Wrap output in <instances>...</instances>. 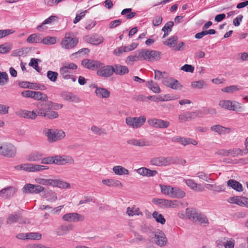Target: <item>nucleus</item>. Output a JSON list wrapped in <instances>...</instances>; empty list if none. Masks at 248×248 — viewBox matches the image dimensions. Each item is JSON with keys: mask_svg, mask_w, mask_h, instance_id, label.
<instances>
[{"mask_svg": "<svg viewBox=\"0 0 248 248\" xmlns=\"http://www.w3.org/2000/svg\"><path fill=\"white\" fill-rule=\"evenodd\" d=\"M92 87L95 88V93L97 96L104 98H107L110 96V92L107 89L98 87L95 84L92 85Z\"/></svg>", "mask_w": 248, "mask_h": 248, "instance_id": "nucleus-20", "label": "nucleus"}, {"mask_svg": "<svg viewBox=\"0 0 248 248\" xmlns=\"http://www.w3.org/2000/svg\"><path fill=\"white\" fill-rule=\"evenodd\" d=\"M246 155V150H242L238 148H234L229 149V156L236 157Z\"/></svg>", "mask_w": 248, "mask_h": 248, "instance_id": "nucleus-33", "label": "nucleus"}, {"mask_svg": "<svg viewBox=\"0 0 248 248\" xmlns=\"http://www.w3.org/2000/svg\"><path fill=\"white\" fill-rule=\"evenodd\" d=\"M126 213L129 216H133L134 215H142V213L140 211L139 208L135 207H133L131 208L128 207L127 208Z\"/></svg>", "mask_w": 248, "mask_h": 248, "instance_id": "nucleus-48", "label": "nucleus"}, {"mask_svg": "<svg viewBox=\"0 0 248 248\" xmlns=\"http://www.w3.org/2000/svg\"><path fill=\"white\" fill-rule=\"evenodd\" d=\"M43 154L39 152H34L29 154L27 157V159L29 161L37 162L41 161Z\"/></svg>", "mask_w": 248, "mask_h": 248, "instance_id": "nucleus-32", "label": "nucleus"}, {"mask_svg": "<svg viewBox=\"0 0 248 248\" xmlns=\"http://www.w3.org/2000/svg\"><path fill=\"white\" fill-rule=\"evenodd\" d=\"M152 215L157 222L161 224L165 223L166 219L161 214H159L157 211H154Z\"/></svg>", "mask_w": 248, "mask_h": 248, "instance_id": "nucleus-52", "label": "nucleus"}, {"mask_svg": "<svg viewBox=\"0 0 248 248\" xmlns=\"http://www.w3.org/2000/svg\"><path fill=\"white\" fill-rule=\"evenodd\" d=\"M58 73L56 72L48 71L47 72V77L52 82H55L57 80Z\"/></svg>", "mask_w": 248, "mask_h": 248, "instance_id": "nucleus-61", "label": "nucleus"}, {"mask_svg": "<svg viewBox=\"0 0 248 248\" xmlns=\"http://www.w3.org/2000/svg\"><path fill=\"white\" fill-rule=\"evenodd\" d=\"M146 118L145 116L140 117H127L125 119V123L128 126L133 128L140 127L145 122Z\"/></svg>", "mask_w": 248, "mask_h": 248, "instance_id": "nucleus-4", "label": "nucleus"}, {"mask_svg": "<svg viewBox=\"0 0 248 248\" xmlns=\"http://www.w3.org/2000/svg\"><path fill=\"white\" fill-rule=\"evenodd\" d=\"M102 183L109 187L122 188L123 186L122 183L119 180L114 179H103Z\"/></svg>", "mask_w": 248, "mask_h": 248, "instance_id": "nucleus-25", "label": "nucleus"}, {"mask_svg": "<svg viewBox=\"0 0 248 248\" xmlns=\"http://www.w3.org/2000/svg\"><path fill=\"white\" fill-rule=\"evenodd\" d=\"M114 73L116 75L123 76L129 72V69L126 66L121 64H114L112 65Z\"/></svg>", "mask_w": 248, "mask_h": 248, "instance_id": "nucleus-28", "label": "nucleus"}, {"mask_svg": "<svg viewBox=\"0 0 248 248\" xmlns=\"http://www.w3.org/2000/svg\"><path fill=\"white\" fill-rule=\"evenodd\" d=\"M185 195L186 193L184 191L177 187H174L171 198H182L185 196Z\"/></svg>", "mask_w": 248, "mask_h": 248, "instance_id": "nucleus-46", "label": "nucleus"}, {"mask_svg": "<svg viewBox=\"0 0 248 248\" xmlns=\"http://www.w3.org/2000/svg\"><path fill=\"white\" fill-rule=\"evenodd\" d=\"M185 182L186 185L192 190L201 192L205 190L203 186L201 184H198L192 179H186Z\"/></svg>", "mask_w": 248, "mask_h": 248, "instance_id": "nucleus-24", "label": "nucleus"}, {"mask_svg": "<svg viewBox=\"0 0 248 248\" xmlns=\"http://www.w3.org/2000/svg\"><path fill=\"white\" fill-rule=\"evenodd\" d=\"M51 186H58L60 188H69L70 187L69 183L59 180H52Z\"/></svg>", "mask_w": 248, "mask_h": 248, "instance_id": "nucleus-37", "label": "nucleus"}, {"mask_svg": "<svg viewBox=\"0 0 248 248\" xmlns=\"http://www.w3.org/2000/svg\"><path fill=\"white\" fill-rule=\"evenodd\" d=\"M248 198L245 197H239L238 196H234L230 197L228 199V202L231 203H235L238 205L244 206L247 204V201Z\"/></svg>", "mask_w": 248, "mask_h": 248, "instance_id": "nucleus-26", "label": "nucleus"}, {"mask_svg": "<svg viewBox=\"0 0 248 248\" xmlns=\"http://www.w3.org/2000/svg\"><path fill=\"white\" fill-rule=\"evenodd\" d=\"M16 114L21 117L27 119H35L37 117V114L35 110L32 111L27 110L20 109L16 112Z\"/></svg>", "mask_w": 248, "mask_h": 248, "instance_id": "nucleus-22", "label": "nucleus"}, {"mask_svg": "<svg viewBox=\"0 0 248 248\" xmlns=\"http://www.w3.org/2000/svg\"><path fill=\"white\" fill-rule=\"evenodd\" d=\"M112 65H103L99 67L97 71V75L104 78H108L112 76L114 73Z\"/></svg>", "mask_w": 248, "mask_h": 248, "instance_id": "nucleus-12", "label": "nucleus"}, {"mask_svg": "<svg viewBox=\"0 0 248 248\" xmlns=\"http://www.w3.org/2000/svg\"><path fill=\"white\" fill-rule=\"evenodd\" d=\"M33 96V99L36 100L46 101L48 99L46 94L40 92L35 91Z\"/></svg>", "mask_w": 248, "mask_h": 248, "instance_id": "nucleus-47", "label": "nucleus"}, {"mask_svg": "<svg viewBox=\"0 0 248 248\" xmlns=\"http://www.w3.org/2000/svg\"><path fill=\"white\" fill-rule=\"evenodd\" d=\"M127 49L126 46H122L121 47H119L113 51V53L116 56H121L124 52H127Z\"/></svg>", "mask_w": 248, "mask_h": 248, "instance_id": "nucleus-64", "label": "nucleus"}, {"mask_svg": "<svg viewBox=\"0 0 248 248\" xmlns=\"http://www.w3.org/2000/svg\"><path fill=\"white\" fill-rule=\"evenodd\" d=\"M45 190V187L40 185L26 184L22 188L23 193L39 194Z\"/></svg>", "mask_w": 248, "mask_h": 248, "instance_id": "nucleus-7", "label": "nucleus"}, {"mask_svg": "<svg viewBox=\"0 0 248 248\" xmlns=\"http://www.w3.org/2000/svg\"><path fill=\"white\" fill-rule=\"evenodd\" d=\"M113 171L116 175H128L129 174V170L121 166H114L112 169Z\"/></svg>", "mask_w": 248, "mask_h": 248, "instance_id": "nucleus-36", "label": "nucleus"}, {"mask_svg": "<svg viewBox=\"0 0 248 248\" xmlns=\"http://www.w3.org/2000/svg\"><path fill=\"white\" fill-rule=\"evenodd\" d=\"M62 219L68 222H78L83 221L84 219V217L77 213H70L64 215Z\"/></svg>", "mask_w": 248, "mask_h": 248, "instance_id": "nucleus-16", "label": "nucleus"}, {"mask_svg": "<svg viewBox=\"0 0 248 248\" xmlns=\"http://www.w3.org/2000/svg\"><path fill=\"white\" fill-rule=\"evenodd\" d=\"M177 36L174 35L167 39V40L164 42V44L170 47H172L173 49L175 46L177 44Z\"/></svg>", "mask_w": 248, "mask_h": 248, "instance_id": "nucleus-45", "label": "nucleus"}, {"mask_svg": "<svg viewBox=\"0 0 248 248\" xmlns=\"http://www.w3.org/2000/svg\"><path fill=\"white\" fill-rule=\"evenodd\" d=\"M177 158L172 156H159L151 158L150 163L152 165L158 167L168 166L177 162Z\"/></svg>", "mask_w": 248, "mask_h": 248, "instance_id": "nucleus-2", "label": "nucleus"}, {"mask_svg": "<svg viewBox=\"0 0 248 248\" xmlns=\"http://www.w3.org/2000/svg\"><path fill=\"white\" fill-rule=\"evenodd\" d=\"M152 202L162 208H176L178 206L177 201H170L164 199L155 198Z\"/></svg>", "mask_w": 248, "mask_h": 248, "instance_id": "nucleus-6", "label": "nucleus"}, {"mask_svg": "<svg viewBox=\"0 0 248 248\" xmlns=\"http://www.w3.org/2000/svg\"><path fill=\"white\" fill-rule=\"evenodd\" d=\"M81 64L87 69L95 70L102 66L103 63L98 61L86 59L82 61Z\"/></svg>", "mask_w": 248, "mask_h": 248, "instance_id": "nucleus-13", "label": "nucleus"}, {"mask_svg": "<svg viewBox=\"0 0 248 248\" xmlns=\"http://www.w3.org/2000/svg\"><path fill=\"white\" fill-rule=\"evenodd\" d=\"M152 235L156 239L155 243L160 246L164 247L167 244L168 240L165 233L159 230L152 232Z\"/></svg>", "mask_w": 248, "mask_h": 248, "instance_id": "nucleus-9", "label": "nucleus"}, {"mask_svg": "<svg viewBox=\"0 0 248 248\" xmlns=\"http://www.w3.org/2000/svg\"><path fill=\"white\" fill-rule=\"evenodd\" d=\"M57 42V38L56 37L47 36L42 39L43 44L46 45H54Z\"/></svg>", "mask_w": 248, "mask_h": 248, "instance_id": "nucleus-44", "label": "nucleus"}, {"mask_svg": "<svg viewBox=\"0 0 248 248\" xmlns=\"http://www.w3.org/2000/svg\"><path fill=\"white\" fill-rule=\"evenodd\" d=\"M53 164L63 165L67 163L72 164L74 163V160L69 155H56L53 156Z\"/></svg>", "mask_w": 248, "mask_h": 248, "instance_id": "nucleus-10", "label": "nucleus"}, {"mask_svg": "<svg viewBox=\"0 0 248 248\" xmlns=\"http://www.w3.org/2000/svg\"><path fill=\"white\" fill-rule=\"evenodd\" d=\"M146 86L155 93H158L161 92V89L158 84L152 80L147 82Z\"/></svg>", "mask_w": 248, "mask_h": 248, "instance_id": "nucleus-38", "label": "nucleus"}, {"mask_svg": "<svg viewBox=\"0 0 248 248\" xmlns=\"http://www.w3.org/2000/svg\"><path fill=\"white\" fill-rule=\"evenodd\" d=\"M210 129L211 131L215 132L219 135L225 134L226 133V130H228V133H230L231 131L230 128L223 127L219 124L212 126L210 127Z\"/></svg>", "mask_w": 248, "mask_h": 248, "instance_id": "nucleus-31", "label": "nucleus"}, {"mask_svg": "<svg viewBox=\"0 0 248 248\" xmlns=\"http://www.w3.org/2000/svg\"><path fill=\"white\" fill-rule=\"evenodd\" d=\"M136 172L140 175L146 177H153L157 174L156 170H151L145 167H142L137 169Z\"/></svg>", "mask_w": 248, "mask_h": 248, "instance_id": "nucleus-23", "label": "nucleus"}, {"mask_svg": "<svg viewBox=\"0 0 248 248\" xmlns=\"http://www.w3.org/2000/svg\"><path fill=\"white\" fill-rule=\"evenodd\" d=\"M92 132L96 136L106 135L107 132L105 129L99 127L96 125H93L91 127Z\"/></svg>", "mask_w": 248, "mask_h": 248, "instance_id": "nucleus-41", "label": "nucleus"}, {"mask_svg": "<svg viewBox=\"0 0 248 248\" xmlns=\"http://www.w3.org/2000/svg\"><path fill=\"white\" fill-rule=\"evenodd\" d=\"M200 213V212H199L195 208H187L186 210V217L194 222Z\"/></svg>", "mask_w": 248, "mask_h": 248, "instance_id": "nucleus-30", "label": "nucleus"}, {"mask_svg": "<svg viewBox=\"0 0 248 248\" xmlns=\"http://www.w3.org/2000/svg\"><path fill=\"white\" fill-rule=\"evenodd\" d=\"M231 110L241 111L243 110V107L241 104L236 101H232V104H231Z\"/></svg>", "mask_w": 248, "mask_h": 248, "instance_id": "nucleus-60", "label": "nucleus"}, {"mask_svg": "<svg viewBox=\"0 0 248 248\" xmlns=\"http://www.w3.org/2000/svg\"><path fill=\"white\" fill-rule=\"evenodd\" d=\"M8 80V75L6 72H0V85H5Z\"/></svg>", "mask_w": 248, "mask_h": 248, "instance_id": "nucleus-63", "label": "nucleus"}, {"mask_svg": "<svg viewBox=\"0 0 248 248\" xmlns=\"http://www.w3.org/2000/svg\"><path fill=\"white\" fill-rule=\"evenodd\" d=\"M205 186L207 189L217 192H220L224 190L223 186L222 185L217 186L215 184H207Z\"/></svg>", "mask_w": 248, "mask_h": 248, "instance_id": "nucleus-42", "label": "nucleus"}, {"mask_svg": "<svg viewBox=\"0 0 248 248\" xmlns=\"http://www.w3.org/2000/svg\"><path fill=\"white\" fill-rule=\"evenodd\" d=\"M231 104H232V101L227 100H222L219 101L218 105L223 108H225L231 110Z\"/></svg>", "mask_w": 248, "mask_h": 248, "instance_id": "nucleus-53", "label": "nucleus"}, {"mask_svg": "<svg viewBox=\"0 0 248 248\" xmlns=\"http://www.w3.org/2000/svg\"><path fill=\"white\" fill-rule=\"evenodd\" d=\"M16 191V188L12 186H9L0 190V197L9 199L13 197Z\"/></svg>", "mask_w": 248, "mask_h": 248, "instance_id": "nucleus-18", "label": "nucleus"}, {"mask_svg": "<svg viewBox=\"0 0 248 248\" xmlns=\"http://www.w3.org/2000/svg\"><path fill=\"white\" fill-rule=\"evenodd\" d=\"M227 185L228 186L238 192H241L243 190L242 184L234 179L229 180L227 182Z\"/></svg>", "mask_w": 248, "mask_h": 248, "instance_id": "nucleus-29", "label": "nucleus"}, {"mask_svg": "<svg viewBox=\"0 0 248 248\" xmlns=\"http://www.w3.org/2000/svg\"><path fill=\"white\" fill-rule=\"evenodd\" d=\"M61 97L64 100L74 103H78L81 101L80 98L71 92H63L61 93Z\"/></svg>", "mask_w": 248, "mask_h": 248, "instance_id": "nucleus-17", "label": "nucleus"}, {"mask_svg": "<svg viewBox=\"0 0 248 248\" xmlns=\"http://www.w3.org/2000/svg\"><path fill=\"white\" fill-rule=\"evenodd\" d=\"M181 143L184 146H186L190 144L196 145L198 144V142L194 139L182 138Z\"/></svg>", "mask_w": 248, "mask_h": 248, "instance_id": "nucleus-58", "label": "nucleus"}, {"mask_svg": "<svg viewBox=\"0 0 248 248\" xmlns=\"http://www.w3.org/2000/svg\"><path fill=\"white\" fill-rule=\"evenodd\" d=\"M72 229L73 226L71 225H62L56 229V233L58 236H63L68 234L69 231Z\"/></svg>", "mask_w": 248, "mask_h": 248, "instance_id": "nucleus-27", "label": "nucleus"}, {"mask_svg": "<svg viewBox=\"0 0 248 248\" xmlns=\"http://www.w3.org/2000/svg\"><path fill=\"white\" fill-rule=\"evenodd\" d=\"M176 98H175L174 96L170 95V94H167L165 95L163 97L161 96H158L156 98V99H155L154 101L155 102H158V101H167L169 100H174L176 99Z\"/></svg>", "mask_w": 248, "mask_h": 248, "instance_id": "nucleus-56", "label": "nucleus"}, {"mask_svg": "<svg viewBox=\"0 0 248 248\" xmlns=\"http://www.w3.org/2000/svg\"><path fill=\"white\" fill-rule=\"evenodd\" d=\"M45 198H46L47 201L51 202L57 200V196L56 193L51 190H49L46 192Z\"/></svg>", "mask_w": 248, "mask_h": 248, "instance_id": "nucleus-43", "label": "nucleus"}, {"mask_svg": "<svg viewBox=\"0 0 248 248\" xmlns=\"http://www.w3.org/2000/svg\"><path fill=\"white\" fill-rule=\"evenodd\" d=\"M148 123L150 126L156 128H167L170 125V122L168 121L156 118L149 119Z\"/></svg>", "mask_w": 248, "mask_h": 248, "instance_id": "nucleus-11", "label": "nucleus"}, {"mask_svg": "<svg viewBox=\"0 0 248 248\" xmlns=\"http://www.w3.org/2000/svg\"><path fill=\"white\" fill-rule=\"evenodd\" d=\"M191 87L194 89H201L206 86V83L203 80L192 81Z\"/></svg>", "mask_w": 248, "mask_h": 248, "instance_id": "nucleus-49", "label": "nucleus"}, {"mask_svg": "<svg viewBox=\"0 0 248 248\" xmlns=\"http://www.w3.org/2000/svg\"><path fill=\"white\" fill-rule=\"evenodd\" d=\"M41 234L39 232L27 233V239L40 240L41 238Z\"/></svg>", "mask_w": 248, "mask_h": 248, "instance_id": "nucleus-62", "label": "nucleus"}, {"mask_svg": "<svg viewBox=\"0 0 248 248\" xmlns=\"http://www.w3.org/2000/svg\"><path fill=\"white\" fill-rule=\"evenodd\" d=\"M242 89V87L237 85H231L221 89L224 93H232Z\"/></svg>", "mask_w": 248, "mask_h": 248, "instance_id": "nucleus-39", "label": "nucleus"}, {"mask_svg": "<svg viewBox=\"0 0 248 248\" xmlns=\"http://www.w3.org/2000/svg\"><path fill=\"white\" fill-rule=\"evenodd\" d=\"M78 43V38L72 37L66 35L61 42V46L64 49H69L74 48Z\"/></svg>", "mask_w": 248, "mask_h": 248, "instance_id": "nucleus-8", "label": "nucleus"}, {"mask_svg": "<svg viewBox=\"0 0 248 248\" xmlns=\"http://www.w3.org/2000/svg\"><path fill=\"white\" fill-rule=\"evenodd\" d=\"M197 176L200 179L204 180L206 182H209L211 179L209 177L211 174H208L203 171H199L196 174Z\"/></svg>", "mask_w": 248, "mask_h": 248, "instance_id": "nucleus-59", "label": "nucleus"}, {"mask_svg": "<svg viewBox=\"0 0 248 248\" xmlns=\"http://www.w3.org/2000/svg\"><path fill=\"white\" fill-rule=\"evenodd\" d=\"M127 143L129 145L139 147L149 146L151 144L150 142L144 139L140 140L130 139L127 140Z\"/></svg>", "mask_w": 248, "mask_h": 248, "instance_id": "nucleus-21", "label": "nucleus"}, {"mask_svg": "<svg viewBox=\"0 0 248 248\" xmlns=\"http://www.w3.org/2000/svg\"><path fill=\"white\" fill-rule=\"evenodd\" d=\"M162 83L165 86L173 90L180 89L182 87L177 80L172 78H164L162 80Z\"/></svg>", "mask_w": 248, "mask_h": 248, "instance_id": "nucleus-15", "label": "nucleus"}, {"mask_svg": "<svg viewBox=\"0 0 248 248\" xmlns=\"http://www.w3.org/2000/svg\"><path fill=\"white\" fill-rule=\"evenodd\" d=\"M52 179H46L42 178H36L35 181L36 183L45 186H51Z\"/></svg>", "mask_w": 248, "mask_h": 248, "instance_id": "nucleus-55", "label": "nucleus"}, {"mask_svg": "<svg viewBox=\"0 0 248 248\" xmlns=\"http://www.w3.org/2000/svg\"><path fill=\"white\" fill-rule=\"evenodd\" d=\"M17 170H21L29 172H31L32 164L27 163L18 165L16 167Z\"/></svg>", "mask_w": 248, "mask_h": 248, "instance_id": "nucleus-57", "label": "nucleus"}, {"mask_svg": "<svg viewBox=\"0 0 248 248\" xmlns=\"http://www.w3.org/2000/svg\"><path fill=\"white\" fill-rule=\"evenodd\" d=\"M71 72L62 67L60 69V74L64 79H69L71 78Z\"/></svg>", "mask_w": 248, "mask_h": 248, "instance_id": "nucleus-54", "label": "nucleus"}, {"mask_svg": "<svg viewBox=\"0 0 248 248\" xmlns=\"http://www.w3.org/2000/svg\"><path fill=\"white\" fill-rule=\"evenodd\" d=\"M160 187L161 188V191L162 193L167 195L170 197L171 198L174 187L162 185H160Z\"/></svg>", "mask_w": 248, "mask_h": 248, "instance_id": "nucleus-40", "label": "nucleus"}, {"mask_svg": "<svg viewBox=\"0 0 248 248\" xmlns=\"http://www.w3.org/2000/svg\"><path fill=\"white\" fill-rule=\"evenodd\" d=\"M198 116L196 112L186 111L179 115L178 120L180 123H184L186 121L195 119Z\"/></svg>", "mask_w": 248, "mask_h": 248, "instance_id": "nucleus-19", "label": "nucleus"}, {"mask_svg": "<svg viewBox=\"0 0 248 248\" xmlns=\"http://www.w3.org/2000/svg\"><path fill=\"white\" fill-rule=\"evenodd\" d=\"M20 217V216L18 214H10L7 217L6 223L7 224L11 225L16 222L19 220Z\"/></svg>", "mask_w": 248, "mask_h": 248, "instance_id": "nucleus-50", "label": "nucleus"}, {"mask_svg": "<svg viewBox=\"0 0 248 248\" xmlns=\"http://www.w3.org/2000/svg\"><path fill=\"white\" fill-rule=\"evenodd\" d=\"M194 222H197L203 226H205L209 224V221L206 216L201 212L198 215Z\"/></svg>", "mask_w": 248, "mask_h": 248, "instance_id": "nucleus-35", "label": "nucleus"}, {"mask_svg": "<svg viewBox=\"0 0 248 248\" xmlns=\"http://www.w3.org/2000/svg\"><path fill=\"white\" fill-rule=\"evenodd\" d=\"M43 133L47 137L50 142L61 140L65 137V132L61 129L46 128L44 130Z\"/></svg>", "mask_w": 248, "mask_h": 248, "instance_id": "nucleus-1", "label": "nucleus"}, {"mask_svg": "<svg viewBox=\"0 0 248 248\" xmlns=\"http://www.w3.org/2000/svg\"><path fill=\"white\" fill-rule=\"evenodd\" d=\"M84 40L92 45H98L101 44L103 41V37L97 34L88 35L83 37Z\"/></svg>", "mask_w": 248, "mask_h": 248, "instance_id": "nucleus-14", "label": "nucleus"}, {"mask_svg": "<svg viewBox=\"0 0 248 248\" xmlns=\"http://www.w3.org/2000/svg\"><path fill=\"white\" fill-rule=\"evenodd\" d=\"M41 35L39 33H33L30 35L26 40L29 43H40L42 42Z\"/></svg>", "mask_w": 248, "mask_h": 248, "instance_id": "nucleus-34", "label": "nucleus"}, {"mask_svg": "<svg viewBox=\"0 0 248 248\" xmlns=\"http://www.w3.org/2000/svg\"><path fill=\"white\" fill-rule=\"evenodd\" d=\"M16 154V148L8 142H0V155L7 158H13Z\"/></svg>", "mask_w": 248, "mask_h": 248, "instance_id": "nucleus-3", "label": "nucleus"}, {"mask_svg": "<svg viewBox=\"0 0 248 248\" xmlns=\"http://www.w3.org/2000/svg\"><path fill=\"white\" fill-rule=\"evenodd\" d=\"M142 59L148 61H157L160 59L161 52L155 50L142 49Z\"/></svg>", "mask_w": 248, "mask_h": 248, "instance_id": "nucleus-5", "label": "nucleus"}, {"mask_svg": "<svg viewBox=\"0 0 248 248\" xmlns=\"http://www.w3.org/2000/svg\"><path fill=\"white\" fill-rule=\"evenodd\" d=\"M141 50H139L136 52L135 55H130L127 57V59L130 62H135L139 60H142V57L141 56Z\"/></svg>", "mask_w": 248, "mask_h": 248, "instance_id": "nucleus-51", "label": "nucleus"}]
</instances>
